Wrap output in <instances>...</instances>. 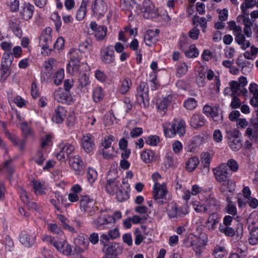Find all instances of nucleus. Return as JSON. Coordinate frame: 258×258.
<instances>
[{"mask_svg":"<svg viewBox=\"0 0 258 258\" xmlns=\"http://www.w3.org/2000/svg\"><path fill=\"white\" fill-rule=\"evenodd\" d=\"M130 191V185L122 181L117 192L115 194L117 200L119 202L127 200L129 198Z\"/></svg>","mask_w":258,"mask_h":258,"instance_id":"nucleus-19","label":"nucleus"},{"mask_svg":"<svg viewBox=\"0 0 258 258\" xmlns=\"http://www.w3.org/2000/svg\"><path fill=\"white\" fill-rule=\"evenodd\" d=\"M20 241L24 246L30 247L35 241V236L26 232H22L20 235Z\"/></svg>","mask_w":258,"mask_h":258,"instance_id":"nucleus-28","label":"nucleus"},{"mask_svg":"<svg viewBox=\"0 0 258 258\" xmlns=\"http://www.w3.org/2000/svg\"><path fill=\"white\" fill-rule=\"evenodd\" d=\"M51 29L47 27L42 32L40 37L39 46L43 50L42 53L45 55L49 54L51 51V48L50 47V45L51 44Z\"/></svg>","mask_w":258,"mask_h":258,"instance_id":"nucleus-4","label":"nucleus"},{"mask_svg":"<svg viewBox=\"0 0 258 258\" xmlns=\"http://www.w3.org/2000/svg\"><path fill=\"white\" fill-rule=\"evenodd\" d=\"M227 254L225 248L220 246H217L213 251V255L215 258H222Z\"/></svg>","mask_w":258,"mask_h":258,"instance_id":"nucleus-52","label":"nucleus"},{"mask_svg":"<svg viewBox=\"0 0 258 258\" xmlns=\"http://www.w3.org/2000/svg\"><path fill=\"white\" fill-rule=\"evenodd\" d=\"M82 145L87 153L91 152L95 147L94 138L91 134L84 135L82 139Z\"/></svg>","mask_w":258,"mask_h":258,"instance_id":"nucleus-17","label":"nucleus"},{"mask_svg":"<svg viewBox=\"0 0 258 258\" xmlns=\"http://www.w3.org/2000/svg\"><path fill=\"white\" fill-rule=\"evenodd\" d=\"M236 63L239 67L242 69L248 67L250 65V62L244 59L241 55L238 57L236 60Z\"/></svg>","mask_w":258,"mask_h":258,"instance_id":"nucleus-63","label":"nucleus"},{"mask_svg":"<svg viewBox=\"0 0 258 258\" xmlns=\"http://www.w3.org/2000/svg\"><path fill=\"white\" fill-rule=\"evenodd\" d=\"M197 105V102L194 98H190L185 101L184 107L188 110L194 109Z\"/></svg>","mask_w":258,"mask_h":258,"instance_id":"nucleus-58","label":"nucleus"},{"mask_svg":"<svg viewBox=\"0 0 258 258\" xmlns=\"http://www.w3.org/2000/svg\"><path fill=\"white\" fill-rule=\"evenodd\" d=\"M253 128L248 127L245 132V136L251 141H258V122H254L252 124Z\"/></svg>","mask_w":258,"mask_h":258,"instance_id":"nucleus-31","label":"nucleus"},{"mask_svg":"<svg viewBox=\"0 0 258 258\" xmlns=\"http://www.w3.org/2000/svg\"><path fill=\"white\" fill-rule=\"evenodd\" d=\"M257 53L258 48L254 46H252L250 47V51L248 50L244 53L243 56L244 58L247 59H253L255 57Z\"/></svg>","mask_w":258,"mask_h":258,"instance_id":"nucleus-50","label":"nucleus"},{"mask_svg":"<svg viewBox=\"0 0 258 258\" xmlns=\"http://www.w3.org/2000/svg\"><path fill=\"white\" fill-rule=\"evenodd\" d=\"M43 241L53 245L60 252L66 255H70L72 252V247L64 240L56 239L51 236L45 235L42 238Z\"/></svg>","mask_w":258,"mask_h":258,"instance_id":"nucleus-2","label":"nucleus"},{"mask_svg":"<svg viewBox=\"0 0 258 258\" xmlns=\"http://www.w3.org/2000/svg\"><path fill=\"white\" fill-rule=\"evenodd\" d=\"M192 206L194 210L197 213H208V208L206 203L196 201L192 202Z\"/></svg>","mask_w":258,"mask_h":258,"instance_id":"nucleus-44","label":"nucleus"},{"mask_svg":"<svg viewBox=\"0 0 258 258\" xmlns=\"http://www.w3.org/2000/svg\"><path fill=\"white\" fill-rule=\"evenodd\" d=\"M212 156V154L209 152H205L202 154L201 161L205 167H208L209 166Z\"/></svg>","mask_w":258,"mask_h":258,"instance_id":"nucleus-54","label":"nucleus"},{"mask_svg":"<svg viewBox=\"0 0 258 258\" xmlns=\"http://www.w3.org/2000/svg\"><path fill=\"white\" fill-rule=\"evenodd\" d=\"M75 251L77 253H82L89 248L90 243L83 235H78L74 239Z\"/></svg>","mask_w":258,"mask_h":258,"instance_id":"nucleus-10","label":"nucleus"},{"mask_svg":"<svg viewBox=\"0 0 258 258\" xmlns=\"http://www.w3.org/2000/svg\"><path fill=\"white\" fill-rule=\"evenodd\" d=\"M103 97L104 93L101 87L96 88L93 91V98L94 101L99 102L103 99Z\"/></svg>","mask_w":258,"mask_h":258,"instance_id":"nucleus-51","label":"nucleus"},{"mask_svg":"<svg viewBox=\"0 0 258 258\" xmlns=\"http://www.w3.org/2000/svg\"><path fill=\"white\" fill-rule=\"evenodd\" d=\"M158 33L159 31L157 29L155 31L148 30L144 37L146 44L148 46H151L155 43L157 41Z\"/></svg>","mask_w":258,"mask_h":258,"instance_id":"nucleus-30","label":"nucleus"},{"mask_svg":"<svg viewBox=\"0 0 258 258\" xmlns=\"http://www.w3.org/2000/svg\"><path fill=\"white\" fill-rule=\"evenodd\" d=\"M101 214L95 220H93L92 224L98 229H101L104 228L105 226L109 224H112L113 221V218L108 214Z\"/></svg>","mask_w":258,"mask_h":258,"instance_id":"nucleus-12","label":"nucleus"},{"mask_svg":"<svg viewBox=\"0 0 258 258\" xmlns=\"http://www.w3.org/2000/svg\"><path fill=\"white\" fill-rule=\"evenodd\" d=\"M203 112L207 116H211L214 121L219 122L222 119V116L219 114L218 109L216 107L205 105L203 108Z\"/></svg>","mask_w":258,"mask_h":258,"instance_id":"nucleus-24","label":"nucleus"},{"mask_svg":"<svg viewBox=\"0 0 258 258\" xmlns=\"http://www.w3.org/2000/svg\"><path fill=\"white\" fill-rule=\"evenodd\" d=\"M70 164L75 170L76 174L80 175L84 173L83 162L79 155L71 157L70 159Z\"/></svg>","mask_w":258,"mask_h":258,"instance_id":"nucleus-18","label":"nucleus"},{"mask_svg":"<svg viewBox=\"0 0 258 258\" xmlns=\"http://www.w3.org/2000/svg\"><path fill=\"white\" fill-rule=\"evenodd\" d=\"M33 188L36 195H42L45 193L47 186L44 183H41L40 181L34 180L33 181Z\"/></svg>","mask_w":258,"mask_h":258,"instance_id":"nucleus-43","label":"nucleus"},{"mask_svg":"<svg viewBox=\"0 0 258 258\" xmlns=\"http://www.w3.org/2000/svg\"><path fill=\"white\" fill-rule=\"evenodd\" d=\"M141 159L146 163H150L155 160V153L151 150H146L142 152Z\"/></svg>","mask_w":258,"mask_h":258,"instance_id":"nucleus-41","label":"nucleus"},{"mask_svg":"<svg viewBox=\"0 0 258 258\" xmlns=\"http://www.w3.org/2000/svg\"><path fill=\"white\" fill-rule=\"evenodd\" d=\"M249 92L252 94V97L251 99V104L254 106L258 105V87L255 84H251L249 88Z\"/></svg>","mask_w":258,"mask_h":258,"instance_id":"nucleus-37","label":"nucleus"},{"mask_svg":"<svg viewBox=\"0 0 258 258\" xmlns=\"http://www.w3.org/2000/svg\"><path fill=\"white\" fill-rule=\"evenodd\" d=\"M122 248L119 244L112 242L106 249V255L113 256V255H116L120 254Z\"/></svg>","mask_w":258,"mask_h":258,"instance_id":"nucleus-36","label":"nucleus"},{"mask_svg":"<svg viewBox=\"0 0 258 258\" xmlns=\"http://www.w3.org/2000/svg\"><path fill=\"white\" fill-rule=\"evenodd\" d=\"M172 96L168 95L157 101V107L159 112L162 114H164L167 110V107L169 103L172 101Z\"/></svg>","mask_w":258,"mask_h":258,"instance_id":"nucleus-26","label":"nucleus"},{"mask_svg":"<svg viewBox=\"0 0 258 258\" xmlns=\"http://www.w3.org/2000/svg\"><path fill=\"white\" fill-rule=\"evenodd\" d=\"M13 59L12 54L8 53H4L1 62V67L9 68L11 65Z\"/></svg>","mask_w":258,"mask_h":258,"instance_id":"nucleus-48","label":"nucleus"},{"mask_svg":"<svg viewBox=\"0 0 258 258\" xmlns=\"http://www.w3.org/2000/svg\"><path fill=\"white\" fill-rule=\"evenodd\" d=\"M141 11L143 17L146 19H153L156 18L158 15L154 6L149 0L145 1L143 3Z\"/></svg>","mask_w":258,"mask_h":258,"instance_id":"nucleus-11","label":"nucleus"},{"mask_svg":"<svg viewBox=\"0 0 258 258\" xmlns=\"http://www.w3.org/2000/svg\"><path fill=\"white\" fill-rule=\"evenodd\" d=\"M50 19L54 22L56 29L58 30L61 25L60 17L56 12H53L51 14Z\"/></svg>","mask_w":258,"mask_h":258,"instance_id":"nucleus-60","label":"nucleus"},{"mask_svg":"<svg viewBox=\"0 0 258 258\" xmlns=\"http://www.w3.org/2000/svg\"><path fill=\"white\" fill-rule=\"evenodd\" d=\"M66 116V111L64 107L58 106L55 110L51 117L52 120L56 123H61L63 122Z\"/></svg>","mask_w":258,"mask_h":258,"instance_id":"nucleus-25","label":"nucleus"},{"mask_svg":"<svg viewBox=\"0 0 258 258\" xmlns=\"http://www.w3.org/2000/svg\"><path fill=\"white\" fill-rule=\"evenodd\" d=\"M199 163V160L196 156L191 157L188 159L185 164L187 171L190 172H193Z\"/></svg>","mask_w":258,"mask_h":258,"instance_id":"nucleus-38","label":"nucleus"},{"mask_svg":"<svg viewBox=\"0 0 258 258\" xmlns=\"http://www.w3.org/2000/svg\"><path fill=\"white\" fill-rule=\"evenodd\" d=\"M102 61L106 64H110L114 60V51L112 46H107L102 50Z\"/></svg>","mask_w":258,"mask_h":258,"instance_id":"nucleus-22","label":"nucleus"},{"mask_svg":"<svg viewBox=\"0 0 258 258\" xmlns=\"http://www.w3.org/2000/svg\"><path fill=\"white\" fill-rule=\"evenodd\" d=\"M234 35L235 41L238 44L241 46L242 49L245 50L250 46V43L248 40L245 39L244 35L242 33V29L235 33Z\"/></svg>","mask_w":258,"mask_h":258,"instance_id":"nucleus-27","label":"nucleus"},{"mask_svg":"<svg viewBox=\"0 0 258 258\" xmlns=\"http://www.w3.org/2000/svg\"><path fill=\"white\" fill-rule=\"evenodd\" d=\"M90 28L95 31V36L97 40L100 41L104 39L106 36L107 28L104 26H98L94 22L90 24Z\"/></svg>","mask_w":258,"mask_h":258,"instance_id":"nucleus-20","label":"nucleus"},{"mask_svg":"<svg viewBox=\"0 0 258 258\" xmlns=\"http://www.w3.org/2000/svg\"><path fill=\"white\" fill-rule=\"evenodd\" d=\"M222 185L226 188L230 192H233L236 186V183L234 180L230 178H227L225 181L222 182Z\"/></svg>","mask_w":258,"mask_h":258,"instance_id":"nucleus-49","label":"nucleus"},{"mask_svg":"<svg viewBox=\"0 0 258 258\" xmlns=\"http://www.w3.org/2000/svg\"><path fill=\"white\" fill-rule=\"evenodd\" d=\"M160 141V138L158 136H150L148 137L146 141V143L150 146H156Z\"/></svg>","mask_w":258,"mask_h":258,"instance_id":"nucleus-64","label":"nucleus"},{"mask_svg":"<svg viewBox=\"0 0 258 258\" xmlns=\"http://www.w3.org/2000/svg\"><path fill=\"white\" fill-rule=\"evenodd\" d=\"M22 135L25 138H31L34 136V132L31 127L25 122L21 124Z\"/></svg>","mask_w":258,"mask_h":258,"instance_id":"nucleus-42","label":"nucleus"},{"mask_svg":"<svg viewBox=\"0 0 258 258\" xmlns=\"http://www.w3.org/2000/svg\"><path fill=\"white\" fill-rule=\"evenodd\" d=\"M190 125L194 128L203 126L205 123V120L201 114H195L191 117Z\"/></svg>","mask_w":258,"mask_h":258,"instance_id":"nucleus-34","label":"nucleus"},{"mask_svg":"<svg viewBox=\"0 0 258 258\" xmlns=\"http://www.w3.org/2000/svg\"><path fill=\"white\" fill-rule=\"evenodd\" d=\"M60 151L56 155L57 158L62 161H64L69 155L74 151L75 147L71 144L60 145Z\"/></svg>","mask_w":258,"mask_h":258,"instance_id":"nucleus-14","label":"nucleus"},{"mask_svg":"<svg viewBox=\"0 0 258 258\" xmlns=\"http://www.w3.org/2000/svg\"><path fill=\"white\" fill-rule=\"evenodd\" d=\"M215 179L218 182H222L227 178L228 168L225 164H221L213 169Z\"/></svg>","mask_w":258,"mask_h":258,"instance_id":"nucleus-15","label":"nucleus"},{"mask_svg":"<svg viewBox=\"0 0 258 258\" xmlns=\"http://www.w3.org/2000/svg\"><path fill=\"white\" fill-rule=\"evenodd\" d=\"M80 206L81 210L89 213L95 211L97 209L95 207L94 201L87 196L82 197L80 201Z\"/></svg>","mask_w":258,"mask_h":258,"instance_id":"nucleus-13","label":"nucleus"},{"mask_svg":"<svg viewBox=\"0 0 258 258\" xmlns=\"http://www.w3.org/2000/svg\"><path fill=\"white\" fill-rule=\"evenodd\" d=\"M70 53L71 55V60L67 66L68 72L72 75L77 74L80 70V57L79 51L75 49H72Z\"/></svg>","mask_w":258,"mask_h":258,"instance_id":"nucleus-6","label":"nucleus"},{"mask_svg":"<svg viewBox=\"0 0 258 258\" xmlns=\"http://www.w3.org/2000/svg\"><path fill=\"white\" fill-rule=\"evenodd\" d=\"M219 221L218 214L215 212H212L205 222L204 226L210 230H213L216 228Z\"/></svg>","mask_w":258,"mask_h":258,"instance_id":"nucleus-23","label":"nucleus"},{"mask_svg":"<svg viewBox=\"0 0 258 258\" xmlns=\"http://www.w3.org/2000/svg\"><path fill=\"white\" fill-rule=\"evenodd\" d=\"M92 49V42L90 39H87L79 45V51L82 52L90 51Z\"/></svg>","mask_w":258,"mask_h":258,"instance_id":"nucleus-45","label":"nucleus"},{"mask_svg":"<svg viewBox=\"0 0 258 258\" xmlns=\"http://www.w3.org/2000/svg\"><path fill=\"white\" fill-rule=\"evenodd\" d=\"M163 126L165 135L168 138H173L176 135L182 136L185 132V123L181 120H174L171 122H166Z\"/></svg>","mask_w":258,"mask_h":258,"instance_id":"nucleus-1","label":"nucleus"},{"mask_svg":"<svg viewBox=\"0 0 258 258\" xmlns=\"http://www.w3.org/2000/svg\"><path fill=\"white\" fill-rule=\"evenodd\" d=\"M121 6L130 12L128 16L136 13L137 5L134 0H121Z\"/></svg>","mask_w":258,"mask_h":258,"instance_id":"nucleus-29","label":"nucleus"},{"mask_svg":"<svg viewBox=\"0 0 258 258\" xmlns=\"http://www.w3.org/2000/svg\"><path fill=\"white\" fill-rule=\"evenodd\" d=\"M167 213L170 218H176L178 219L184 217L188 213V207L183 205L178 207L174 203H170L167 207Z\"/></svg>","mask_w":258,"mask_h":258,"instance_id":"nucleus-5","label":"nucleus"},{"mask_svg":"<svg viewBox=\"0 0 258 258\" xmlns=\"http://www.w3.org/2000/svg\"><path fill=\"white\" fill-rule=\"evenodd\" d=\"M64 78V71L63 70H58L55 74L54 77V83L56 85H60Z\"/></svg>","mask_w":258,"mask_h":258,"instance_id":"nucleus-57","label":"nucleus"},{"mask_svg":"<svg viewBox=\"0 0 258 258\" xmlns=\"http://www.w3.org/2000/svg\"><path fill=\"white\" fill-rule=\"evenodd\" d=\"M20 21L17 18H12L9 23L10 28L17 37H21L22 31L20 28Z\"/></svg>","mask_w":258,"mask_h":258,"instance_id":"nucleus-33","label":"nucleus"},{"mask_svg":"<svg viewBox=\"0 0 258 258\" xmlns=\"http://www.w3.org/2000/svg\"><path fill=\"white\" fill-rule=\"evenodd\" d=\"M57 217L59 220L62 222L63 227L64 229H67L72 232H76L75 229L68 224V220L63 215H59Z\"/></svg>","mask_w":258,"mask_h":258,"instance_id":"nucleus-59","label":"nucleus"},{"mask_svg":"<svg viewBox=\"0 0 258 258\" xmlns=\"http://www.w3.org/2000/svg\"><path fill=\"white\" fill-rule=\"evenodd\" d=\"M115 171H110L108 175L107 182L105 185L106 191L110 195H115L122 184L120 182L116 177L110 178L112 173H115Z\"/></svg>","mask_w":258,"mask_h":258,"instance_id":"nucleus-9","label":"nucleus"},{"mask_svg":"<svg viewBox=\"0 0 258 258\" xmlns=\"http://www.w3.org/2000/svg\"><path fill=\"white\" fill-rule=\"evenodd\" d=\"M89 77L86 74L81 75L79 78V86L83 88L90 84Z\"/></svg>","mask_w":258,"mask_h":258,"instance_id":"nucleus-55","label":"nucleus"},{"mask_svg":"<svg viewBox=\"0 0 258 258\" xmlns=\"http://www.w3.org/2000/svg\"><path fill=\"white\" fill-rule=\"evenodd\" d=\"M87 6V1L83 0L76 13V18L77 20L81 21L85 18L86 15Z\"/></svg>","mask_w":258,"mask_h":258,"instance_id":"nucleus-40","label":"nucleus"},{"mask_svg":"<svg viewBox=\"0 0 258 258\" xmlns=\"http://www.w3.org/2000/svg\"><path fill=\"white\" fill-rule=\"evenodd\" d=\"M114 140V137L113 136L109 135L105 137L101 143L102 146L104 147L103 149H107L109 148Z\"/></svg>","mask_w":258,"mask_h":258,"instance_id":"nucleus-61","label":"nucleus"},{"mask_svg":"<svg viewBox=\"0 0 258 258\" xmlns=\"http://www.w3.org/2000/svg\"><path fill=\"white\" fill-rule=\"evenodd\" d=\"M207 77L209 80H211L214 78L217 90L219 91L220 86V81L219 77L216 76H215L214 72L210 70H208L207 72Z\"/></svg>","mask_w":258,"mask_h":258,"instance_id":"nucleus-56","label":"nucleus"},{"mask_svg":"<svg viewBox=\"0 0 258 258\" xmlns=\"http://www.w3.org/2000/svg\"><path fill=\"white\" fill-rule=\"evenodd\" d=\"M92 9L95 15L102 16L107 11V6L103 0H95L92 6Z\"/></svg>","mask_w":258,"mask_h":258,"instance_id":"nucleus-16","label":"nucleus"},{"mask_svg":"<svg viewBox=\"0 0 258 258\" xmlns=\"http://www.w3.org/2000/svg\"><path fill=\"white\" fill-rule=\"evenodd\" d=\"M213 139L216 143H221L223 141V135L220 130H215L213 133Z\"/></svg>","mask_w":258,"mask_h":258,"instance_id":"nucleus-62","label":"nucleus"},{"mask_svg":"<svg viewBox=\"0 0 258 258\" xmlns=\"http://www.w3.org/2000/svg\"><path fill=\"white\" fill-rule=\"evenodd\" d=\"M249 243L255 245L258 243V227H254L250 230Z\"/></svg>","mask_w":258,"mask_h":258,"instance_id":"nucleus-46","label":"nucleus"},{"mask_svg":"<svg viewBox=\"0 0 258 258\" xmlns=\"http://www.w3.org/2000/svg\"><path fill=\"white\" fill-rule=\"evenodd\" d=\"M185 55L189 58L196 57L199 55V52L195 45L189 46L188 49L185 52Z\"/></svg>","mask_w":258,"mask_h":258,"instance_id":"nucleus-53","label":"nucleus"},{"mask_svg":"<svg viewBox=\"0 0 258 258\" xmlns=\"http://www.w3.org/2000/svg\"><path fill=\"white\" fill-rule=\"evenodd\" d=\"M132 85L131 80L129 78H125L121 83L119 88L120 93L124 94L127 92Z\"/></svg>","mask_w":258,"mask_h":258,"instance_id":"nucleus-47","label":"nucleus"},{"mask_svg":"<svg viewBox=\"0 0 258 258\" xmlns=\"http://www.w3.org/2000/svg\"><path fill=\"white\" fill-rule=\"evenodd\" d=\"M240 135V133L237 130H234L228 133V146L234 151H238L242 147Z\"/></svg>","mask_w":258,"mask_h":258,"instance_id":"nucleus-7","label":"nucleus"},{"mask_svg":"<svg viewBox=\"0 0 258 258\" xmlns=\"http://www.w3.org/2000/svg\"><path fill=\"white\" fill-rule=\"evenodd\" d=\"M33 8V6L29 4L26 5L23 7L20 13L24 19L28 20L32 17Z\"/></svg>","mask_w":258,"mask_h":258,"instance_id":"nucleus-39","label":"nucleus"},{"mask_svg":"<svg viewBox=\"0 0 258 258\" xmlns=\"http://www.w3.org/2000/svg\"><path fill=\"white\" fill-rule=\"evenodd\" d=\"M153 196L156 202L160 204H163L162 199H165L168 190L165 183H162L160 184L154 185Z\"/></svg>","mask_w":258,"mask_h":258,"instance_id":"nucleus-8","label":"nucleus"},{"mask_svg":"<svg viewBox=\"0 0 258 258\" xmlns=\"http://www.w3.org/2000/svg\"><path fill=\"white\" fill-rule=\"evenodd\" d=\"M138 94L141 98V101L144 106L146 108L149 106L148 102V90L147 84L146 82H141L140 84Z\"/></svg>","mask_w":258,"mask_h":258,"instance_id":"nucleus-21","label":"nucleus"},{"mask_svg":"<svg viewBox=\"0 0 258 258\" xmlns=\"http://www.w3.org/2000/svg\"><path fill=\"white\" fill-rule=\"evenodd\" d=\"M204 237H206L205 234L201 233L199 236H196L192 233H189L183 239L182 243L184 246L192 247L194 250H197L201 247L205 245L206 241L204 239Z\"/></svg>","mask_w":258,"mask_h":258,"instance_id":"nucleus-3","label":"nucleus"},{"mask_svg":"<svg viewBox=\"0 0 258 258\" xmlns=\"http://www.w3.org/2000/svg\"><path fill=\"white\" fill-rule=\"evenodd\" d=\"M54 97L55 100L62 103H66L68 101V94L59 88L54 92Z\"/></svg>","mask_w":258,"mask_h":258,"instance_id":"nucleus-35","label":"nucleus"},{"mask_svg":"<svg viewBox=\"0 0 258 258\" xmlns=\"http://www.w3.org/2000/svg\"><path fill=\"white\" fill-rule=\"evenodd\" d=\"M206 205L208 208V213L218 211L220 208V204L214 197H209L206 200Z\"/></svg>","mask_w":258,"mask_h":258,"instance_id":"nucleus-32","label":"nucleus"}]
</instances>
